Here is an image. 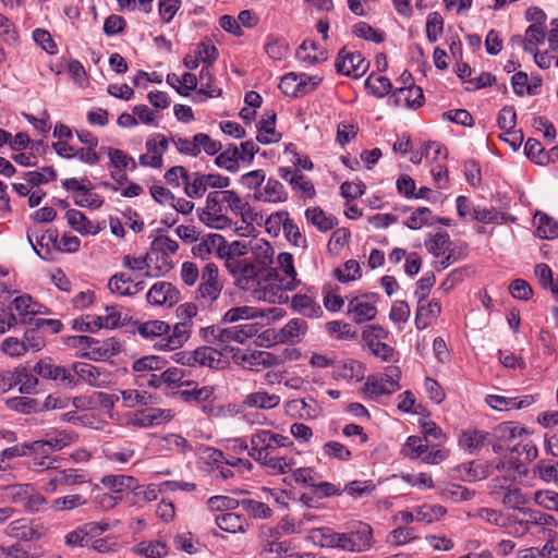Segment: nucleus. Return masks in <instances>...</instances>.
Segmentation results:
<instances>
[{
  "instance_id": "obj_63",
  "label": "nucleus",
  "mask_w": 558,
  "mask_h": 558,
  "mask_svg": "<svg viewBox=\"0 0 558 558\" xmlns=\"http://www.w3.org/2000/svg\"><path fill=\"white\" fill-rule=\"evenodd\" d=\"M538 217V226H537V234L542 239H555L558 236V222L555 221L551 217L546 214H539Z\"/></svg>"
},
{
  "instance_id": "obj_12",
  "label": "nucleus",
  "mask_w": 558,
  "mask_h": 558,
  "mask_svg": "<svg viewBox=\"0 0 558 558\" xmlns=\"http://www.w3.org/2000/svg\"><path fill=\"white\" fill-rule=\"evenodd\" d=\"M146 299L154 306L171 307L181 300V293L171 282L158 281L148 290Z\"/></svg>"
},
{
  "instance_id": "obj_44",
  "label": "nucleus",
  "mask_w": 558,
  "mask_h": 558,
  "mask_svg": "<svg viewBox=\"0 0 558 558\" xmlns=\"http://www.w3.org/2000/svg\"><path fill=\"white\" fill-rule=\"evenodd\" d=\"M446 513L447 509L441 505L424 504L415 508L417 522L432 523L440 520Z\"/></svg>"
},
{
  "instance_id": "obj_29",
  "label": "nucleus",
  "mask_w": 558,
  "mask_h": 558,
  "mask_svg": "<svg viewBox=\"0 0 558 558\" xmlns=\"http://www.w3.org/2000/svg\"><path fill=\"white\" fill-rule=\"evenodd\" d=\"M281 401L280 396L275 393H269L266 390H258L252 393H248L243 400V404L247 408L260 409V410H271L279 405Z\"/></svg>"
},
{
  "instance_id": "obj_36",
  "label": "nucleus",
  "mask_w": 558,
  "mask_h": 558,
  "mask_svg": "<svg viewBox=\"0 0 558 558\" xmlns=\"http://www.w3.org/2000/svg\"><path fill=\"white\" fill-rule=\"evenodd\" d=\"M65 218L71 228L81 234H96L97 230L94 228L88 218L80 210L68 209Z\"/></svg>"
},
{
  "instance_id": "obj_6",
  "label": "nucleus",
  "mask_w": 558,
  "mask_h": 558,
  "mask_svg": "<svg viewBox=\"0 0 558 558\" xmlns=\"http://www.w3.org/2000/svg\"><path fill=\"white\" fill-rule=\"evenodd\" d=\"M219 191L210 192L206 198V206L198 213L199 220L214 229H225L231 226V219L222 214Z\"/></svg>"
},
{
  "instance_id": "obj_9",
  "label": "nucleus",
  "mask_w": 558,
  "mask_h": 558,
  "mask_svg": "<svg viewBox=\"0 0 558 558\" xmlns=\"http://www.w3.org/2000/svg\"><path fill=\"white\" fill-rule=\"evenodd\" d=\"M347 533L350 553H365L374 547V531L368 523L355 522Z\"/></svg>"
},
{
  "instance_id": "obj_28",
  "label": "nucleus",
  "mask_w": 558,
  "mask_h": 558,
  "mask_svg": "<svg viewBox=\"0 0 558 558\" xmlns=\"http://www.w3.org/2000/svg\"><path fill=\"white\" fill-rule=\"evenodd\" d=\"M307 331V323L301 318L290 319L276 335V340L281 343H294Z\"/></svg>"
},
{
  "instance_id": "obj_53",
  "label": "nucleus",
  "mask_w": 558,
  "mask_h": 558,
  "mask_svg": "<svg viewBox=\"0 0 558 558\" xmlns=\"http://www.w3.org/2000/svg\"><path fill=\"white\" fill-rule=\"evenodd\" d=\"M466 473L468 481H480L493 474L494 464L472 461L462 465Z\"/></svg>"
},
{
  "instance_id": "obj_61",
  "label": "nucleus",
  "mask_w": 558,
  "mask_h": 558,
  "mask_svg": "<svg viewBox=\"0 0 558 558\" xmlns=\"http://www.w3.org/2000/svg\"><path fill=\"white\" fill-rule=\"evenodd\" d=\"M5 404L10 410L29 414L37 412L38 402L35 399L28 397H13L5 400Z\"/></svg>"
},
{
  "instance_id": "obj_18",
  "label": "nucleus",
  "mask_w": 558,
  "mask_h": 558,
  "mask_svg": "<svg viewBox=\"0 0 558 558\" xmlns=\"http://www.w3.org/2000/svg\"><path fill=\"white\" fill-rule=\"evenodd\" d=\"M201 280L202 282L198 288L199 296L208 301H215L218 299L221 286L218 281V268L215 264L208 263L205 265Z\"/></svg>"
},
{
  "instance_id": "obj_37",
  "label": "nucleus",
  "mask_w": 558,
  "mask_h": 558,
  "mask_svg": "<svg viewBox=\"0 0 558 558\" xmlns=\"http://www.w3.org/2000/svg\"><path fill=\"white\" fill-rule=\"evenodd\" d=\"M336 377L361 380L364 377V367L362 363L353 359L344 360L337 365Z\"/></svg>"
},
{
  "instance_id": "obj_31",
  "label": "nucleus",
  "mask_w": 558,
  "mask_h": 558,
  "mask_svg": "<svg viewBox=\"0 0 558 558\" xmlns=\"http://www.w3.org/2000/svg\"><path fill=\"white\" fill-rule=\"evenodd\" d=\"M136 331L146 340L158 339V342H163V338L169 331V324L158 319L148 320L137 324Z\"/></svg>"
},
{
  "instance_id": "obj_64",
  "label": "nucleus",
  "mask_w": 558,
  "mask_h": 558,
  "mask_svg": "<svg viewBox=\"0 0 558 558\" xmlns=\"http://www.w3.org/2000/svg\"><path fill=\"white\" fill-rule=\"evenodd\" d=\"M534 501L537 506L558 512V493L554 490H537L534 494Z\"/></svg>"
},
{
  "instance_id": "obj_38",
  "label": "nucleus",
  "mask_w": 558,
  "mask_h": 558,
  "mask_svg": "<svg viewBox=\"0 0 558 558\" xmlns=\"http://www.w3.org/2000/svg\"><path fill=\"white\" fill-rule=\"evenodd\" d=\"M244 160V156H241L238 146L230 145L226 150L219 154L215 163L222 169H226L230 172H235L239 169V160Z\"/></svg>"
},
{
  "instance_id": "obj_56",
  "label": "nucleus",
  "mask_w": 558,
  "mask_h": 558,
  "mask_svg": "<svg viewBox=\"0 0 558 558\" xmlns=\"http://www.w3.org/2000/svg\"><path fill=\"white\" fill-rule=\"evenodd\" d=\"M121 399L125 408H135L137 405H148L151 400V396L146 391H140L136 389L121 390Z\"/></svg>"
},
{
  "instance_id": "obj_49",
  "label": "nucleus",
  "mask_w": 558,
  "mask_h": 558,
  "mask_svg": "<svg viewBox=\"0 0 558 558\" xmlns=\"http://www.w3.org/2000/svg\"><path fill=\"white\" fill-rule=\"evenodd\" d=\"M365 87L375 97H385L392 88L388 77L381 75H369L365 81Z\"/></svg>"
},
{
  "instance_id": "obj_19",
  "label": "nucleus",
  "mask_w": 558,
  "mask_h": 558,
  "mask_svg": "<svg viewBox=\"0 0 558 558\" xmlns=\"http://www.w3.org/2000/svg\"><path fill=\"white\" fill-rule=\"evenodd\" d=\"M492 444V436L488 432L477 428H468L461 432L459 446L471 454H476L480 450Z\"/></svg>"
},
{
  "instance_id": "obj_2",
  "label": "nucleus",
  "mask_w": 558,
  "mask_h": 558,
  "mask_svg": "<svg viewBox=\"0 0 558 558\" xmlns=\"http://www.w3.org/2000/svg\"><path fill=\"white\" fill-rule=\"evenodd\" d=\"M258 332V325L245 323L238 326L223 328L218 325H211L199 329L201 338L211 344L229 343L235 341L244 343L247 339L254 337Z\"/></svg>"
},
{
  "instance_id": "obj_25",
  "label": "nucleus",
  "mask_w": 558,
  "mask_h": 558,
  "mask_svg": "<svg viewBox=\"0 0 558 558\" xmlns=\"http://www.w3.org/2000/svg\"><path fill=\"white\" fill-rule=\"evenodd\" d=\"M219 193L221 203L227 204L233 214L241 216L243 222H248L252 219L250 204L240 197L238 193L232 190H222Z\"/></svg>"
},
{
  "instance_id": "obj_1",
  "label": "nucleus",
  "mask_w": 558,
  "mask_h": 558,
  "mask_svg": "<svg viewBox=\"0 0 558 558\" xmlns=\"http://www.w3.org/2000/svg\"><path fill=\"white\" fill-rule=\"evenodd\" d=\"M293 446L289 437L269 429H256L251 436L248 456L271 474H286L295 464L292 457L275 454L276 449Z\"/></svg>"
},
{
  "instance_id": "obj_30",
  "label": "nucleus",
  "mask_w": 558,
  "mask_h": 558,
  "mask_svg": "<svg viewBox=\"0 0 558 558\" xmlns=\"http://www.w3.org/2000/svg\"><path fill=\"white\" fill-rule=\"evenodd\" d=\"M222 248L223 236L213 233L207 234L197 245L193 246V254L202 258L215 254L221 258Z\"/></svg>"
},
{
  "instance_id": "obj_48",
  "label": "nucleus",
  "mask_w": 558,
  "mask_h": 558,
  "mask_svg": "<svg viewBox=\"0 0 558 558\" xmlns=\"http://www.w3.org/2000/svg\"><path fill=\"white\" fill-rule=\"evenodd\" d=\"M5 534L10 537H15L24 541H31L35 537L36 532L28 524L26 519L12 521L5 527Z\"/></svg>"
},
{
  "instance_id": "obj_22",
  "label": "nucleus",
  "mask_w": 558,
  "mask_h": 558,
  "mask_svg": "<svg viewBox=\"0 0 558 558\" xmlns=\"http://www.w3.org/2000/svg\"><path fill=\"white\" fill-rule=\"evenodd\" d=\"M393 104L397 107L418 108L424 102V93L420 86L410 85L398 87L393 94Z\"/></svg>"
},
{
  "instance_id": "obj_16",
  "label": "nucleus",
  "mask_w": 558,
  "mask_h": 558,
  "mask_svg": "<svg viewBox=\"0 0 558 558\" xmlns=\"http://www.w3.org/2000/svg\"><path fill=\"white\" fill-rule=\"evenodd\" d=\"M77 435L73 432L58 430L53 436L45 440L33 441L29 447L34 453H47L48 451H58L75 442Z\"/></svg>"
},
{
  "instance_id": "obj_8",
  "label": "nucleus",
  "mask_w": 558,
  "mask_h": 558,
  "mask_svg": "<svg viewBox=\"0 0 558 558\" xmlns=\"http://www.w3.org/2000/svg\"><path fill=\"white\" fill-rule=\"evenodd\" d=\"M58 238L59 234L57 229H48L45 232H40L37 229H29L27 231L28 242L37 255L43 259H49L51 251L53 248H60Z\"/></svg>"
},
{
  "instance_id": "obj_55",
  "label": "nucleus",
  "mask_w": 558,
  "mask_h": 558,
  "mask_svg": "<svg viewBox=\"0 0 558 558\" xmlns=\"http://www.w3.org/2000/svg\"><path fill=\"white\" fill-rule=\"evenodd\" d=\"M240 506L255 519H268L272 515V510L268 505L255 499L240 500Z\"/></svg>"
},
{
  "instance_id": "obj_54",
  "label": "nucleus",
  "mask_w": 558,
  "mask_h": 558,
  "mask_svg": "<svg viewBox=\"0 0 558 558\" xmlns=\"http://www.w3.org/2000/svg\"><path fill=\"white\" fill-rule=\"evenodd\" d=\"M452 246V242L447 232H438L436 233L428 243H426V247L430 254L435 257H440L445 255L449 247Z\"/></svg>"
},
{
  "instance_id": "obj_40",
  "label": "nucleus",
  "mask_w": 558,
  "mask_h": 558,
  "mask_svg": "<svg viewBox=\"0 0 558 558\" xmlns=\"http://www.w3.org/2000/svg\"><path fill=\"white\" fill-rule=\"evenodd\" d=\"M546 33L543 26L539 25H530L526 31L524 38L519 40L523 45V49L529 53H534L537 46L543 44L546 39Z\"/></svg>"
},
{
  "instance_id": "obj_4",
  "label": "nucleus",
  "mask_w": 558,
  "mask_h": 558,
  "mask_svg": "<svg viewBox=\"0 0 558 558\" xmlns=\"http://www.w3.org/2000/svg\"><path fill=\"white\" fill-rule=\"evenodd\" d=\"M226 268L239 289L253 291L255 298L265 299V295H262V291L257 289L260 284L259 270L253 262L247 258L244 260L231 259Z\"/></svg>"
},
{
  "instance_id": "obj_23",
  "label": "nucleus",
  "mask_w": 558,
  "mask_h": 558,
  "mask_svg": "<svg viewBox=\"0 0 558 558\" xmlns=\"http://www.w3.org/2000/svg\"><path fill=\"white\" fill-rule=\"evenodd\" d=\"M120 351L121 344L116 339L108 338L106 340H98L94 338L90 350L83 353L81 356L93 361H102L116 355Z\"/></svg>"
},
{
  "instance_id": "obj_42",
  "label": "nucleus",
  "mask_w": 558,
  "mask_h": 558,
  "mask_svg": "<svg viewBox=\"0 0 558 558\" xmlns=\"http://www.w3.org/2000/svg\"><path fill=\"white\" fill-rule=\"evenodd\" d=\"M184 192L191 198H201L207 191L204 173H187L184 183Z\"/></svg>"
},
{
  "instance_id": "obj_59",
  "label": "nucleus",
  "mask_w": 558,
  "mask_h": 558,
  "mask_svg": "<svg viewBox=\"0 0 558 558\" xmlns=\"http://www.w3.org/2000/svg\"><path fill=\"white\" fill-rule=\"evenodd\" d=\"M416 538L414 529L408 526H399L387 535V543L392 546H402L409 544Z\"/></svg>"
},
{
  "instance_id": "obj_7",
  "label": "nucleus",
  "mask_w": 558,
  "mask_h": 558,
  "mask_svg": "<svg viewBox=\"0 0 558 558\" xmlns=\"http://www.w3.org/2000/svg\"><path fill=\"white\" fill-rule=\"evenodd\" d=\"M336 69L338 73L354 78L361 77L368 69V61L357 51H349L343 47L337 57Z\"/></svg>"
},
{
  "instance_id": "obj_58",
  "label": "nucleus",
  "mask_w": 558,
  "mask_h": 558,
  "mask_svg": "<svg viewBox=\"0 0 558 558\" xmlns=\"http://www.w3.org/2000/svg\"><path fill=\"white\" fill-rule=\"evenodd\" d=\"M138 555L146 558H162L167 555V545L162 542H141L135 550Z\"/></svg>"
},
{
  "instance_id": "obj_5",
  "label": "nucleus",
  "mask_w": 558,
  "mask_h": 558,
  "mask_svg": "<svg viewBox=\"0 0 558 558\" xmlns=\"http://www.w3.org/2000/svg\"><path fill=\"white\" fill-rule=\"evenodd\" d=\"M401 371L399 367L391 366L387 374L371 375L365 383V393L371 399H378L385 395H391L400 389Z\"/></svg>"
},
{
  "instance_id": "obj_39",
  "label": "nucleus",
  "mask_w": 558,
  "mask_h": 558,
  "mask_svg": "<svg viewBox=\"0 0 558 558\" xmlns=\"http://www.w3.org/2000/svg\"><path fill=\"white\" fill-rule=\"evenodd\" d=\"M100 483L114 493H123L124 490H132L135 487V477L122 474H109L101 477Z\"/></svg>"
},
{
  "instance_id": "obj_13",
  "label": "nucleus",
  "mask_w": 558,
  "mask_h": 558,
  "mask_svg": "<svg viewBox=\"0 0 558 558\" xmlns=\"http://www.w3.org/2000/svg\"><path fill=\"white\" fill-rule=\"evenodd\" d=\"M168 145L169 140L162 134H156L148 138L145 145L147 153L140 156V165L144 167L161 168L163 162L162 156Z\"/></svg>"
},
{
  "instance_id": "obj_62",
  "label": "nucleus",
  "mask_w": 558,
  "mask_h": 558,
  "mask_svg": "<svg viewBox=\"0 0 558 558\" xmlns=\"http://www.w3.org/2000/svg\"><path fill=\"white\" fill-rule=\"evenodd\" d=\"M432 211L428 207H420L415 209L410 217L403 221V225L411 230H418L425 225H432L429 221Z\"/></svg>"
},
{
  "instance_id": "obj_17",
  "label": "nucleus",
  "mask_w": 558,
  "mask_h": 558,
  "mask_svg": "<svg viewBox=\"0 0 558 558\" xmlns=\"http://www.w3.org/2000/svg\"><path fill=\"white\" fill-rule=\"evenodd\" d=\"M279 177L289 182L292 190L305 198H313L316 195L314 184L298 169L279 168Z\"/></svg>"
},
{
  "instance_id": "obj_27",
  "label": "nucleus",
  "mask_w": 558,
  "mask_h": 558,
  "mask_svg": "<svg viewBox=\"0 0 558 558\" xmlns=\"http://www.w3.org/2000/svg\"><path fill=\"white\" fill-rule=\"evenodd\" d=\"M181 386L184 388L179 390L177 395L185 402H205L214 393L213 387H198V384L194 380H185L183 384H181Z\"/></svg>"
},
{
  "instance_id": "obj_20",
  "label": "nucleus",
  "mask_w": 558,
  "mask_h": 558,
  "mask_svg": "<svg viewBox=\"0 0 558 558\" xmlns=\"http://www.w3.org/2000/svg\"><path fill=\"white\" fill-rule=\"evenodd\" d=\"M191 332V325L178 322L173 326L169 325V331L167 332L166 338H163V342H157L156 345L160 350L165 351L177 350L183 347V344L190 339Z\"/></svg>"
},
{
  "instance_id": "obj_24",
  "label": "nucleus",
  "mask_w": 558,
  "mask_h": 558,
  "mask_svg": "<svg viewBox=\"0 0 558 558\" xmlns=\"http://www.w3.org/2000/svg\"><path fill=\"white\" fill-rule=\"evenodd\" d=\"M493 497L499 500L506 508L518 510L519 512L520 509H523L522 506L526 504V498L522 490L519 487L508 485L506 478L505 488H501L500 492H493Z\"/></svg>"
},
{
  "instance_id": "obj_43",
  "label": "nucleus",
  "mask_w": 558,
  "mask_h": 558,
  "mask_svg": "<svg viewBox=\"0 0 558 558\" xmlns=\"http://www.w3.org/2000/svg\"><path fill=\"white\" fill-rule=\"evenodd\" d=\"M231 352L234 363L248 369H257L260 367L259 350H242L240 348H231Z\"/></svg>"
},
{
  "instance_id": "obj_47",
  "label": "nucleus",
  "mask_w": 558,
  "mask_h": 558,
  "mask_svg": "<svg viewBox=\"0 0 558 558\" xmlns=\"http://www.w3.org/2000/svg\"><path fill=\"white\" fill-rule=\"evenodd\" d=\"M195 357V365L208 366L217 368L220 364L221 353L211 347H201L193 351Z\"/></svg>"
},
{
  "instance_id": "obj_60",
  "label": "nucleus",
  "mask_w": 558,
  "mask_h": 558,
  "mask_svg": "<svg viewBox=\"0 0 558 558\" xmlns=\"http://www.w3.org/2000/svg\"><path fill=\"white\" fill-rule=\"evenodd\" d=\"M475 493L459 484H448L441 489V496L456 502L471 500Z\"/></svg>"
},
{
  "instance_id": "obj_26",
  "label": "nucleus",
  "mask_w": 558,
  "mask_h": 558,
  "mask_svg": "<svg viewBox=\"0 0 558 558\" xmlns=\"http://www.w3.org/2000/svg\"><path fill=\"white\" fill-rule=\"evenodd\" d=\"M276 119L277 116L274 111L267 112L257 123L258 135L256 136L257 142L267 145L278 143L281 140V134L276 131Z\"/></svg>"
},
{
  "instance_id": "obj_45",
  "label": "nucleus",
  "mask_w": 558,
  "mask_h": 558,
  "mask_svg": "<svg viewBox=\"0 0 558 558\" xmlns=\"http://www.w3.org/2000/svg\"><path fill=\"white\" fill-rule=\"evenodd\" d=\"M167 361L157 355H146L133 362L132 369L138 375L150 374L153 371L162 369Z\"/></svg>"
},
{
  "instance_id": "obj_32",
  "label": "nucleus",
  "mask_w": 558,
  "mask_h": 558,
  "mask_svg": "<svg viewBox=\"0 0 558 558\" xmlns=\"http://www.w3.org/2000/svg\"><path fill=\"white\" fill-rule=\"evenodd\" d=\"M305 217L308 222L314 225L320 232H327L333 229L338 220L331 215H327L320 207L307 208Z\"/></svg>"
},
{
  "instance_id": "obj_52",
  "label": "nucleus",
  "mask_w": 558,
  "mask_h": 558,
  "mask_svg": "<svg viewBox=\"0 0 558 558\" xmlns=\"http://www.w3.org/2000/svg\"><path fill=\"white\" fill-rule=\"evenodd\" d=\"M277 263L282 270V272L286 275L288 279H290L286 288L288 290H293L296 287V271L294 269L293 265V256L290 253L283 252L280 253L277 257Z\"/></svg>"
},
{
  "instance_id": "obj_10",
  "label": "nucleus",
  "mask_w": 558,
  "mask_h": 558,
  "mask_svg": "<svg viewBox=\"0 0 558 558\" xmlns=\"http://www.w3.org/2000/svg\"><path fill=\"white\" fill-rule=\"evenodd\" d=\"M376 294H364L351 299L348 303L347 314L352 316L356 324L374 319L377 315Z\"/></svg>"
},
{
  "instance_id": "obj_46",
  "label": "nucleus",
  "mask_w": 558,
  "mask_h": 558,
  "mask_svg": "<svg viewBox=\"0 0 558 558\" xmlns=\"http://www.w3.org/2000/svg\"><path fill=\"white\" fill-rule=\"evenodd\" d=\"M526 429L513 422H504L494 428V436L499 442H509L522 436Z\"/></svg>"
},
{
  "instance_id": "obj_21",
  "label": "nucleus",
  "mask_w": 558,
  "mask_h": 558,
  "mask_svg": "<svg viewBox=\"0 0 558 558\" xmlns=\"http://www.w3.org/2000/svg\"><path fill=\"white\" fill-rule=\"evenodd\" d=\"M144 281L135 282L131 276L125 272H117L110 277L108 281V289L121 296H132L144 290Z\"/></svg>"
},
{
  "instance_id": "obj_33",
  "label": "nucleus",
  "mask_w": 558,
  "mask_h": 558,
  "mask_svg": "<svg viewBox=\"0 0 558 558\" xmlns=\"http://www.w3.org/2000/svg\"><path fill=\"white\" fill-rule=\"evenodd\" d=\"M292 306L295 311L310 318H318L323 315L320 305L306 294H295L292 298Z\"/></svg>"
},
{
  "instance_id": "obj_34",
  "label": "nucleus",
  "mask_w": 558,
  "mask_h": 558,
  "mask_svg": "<svg viewBox=\"0 0 558 558\" xmlns=\"http://www.w3.org/2000/svg\"><path fill=\"white\" fill-rule=\"evenodd\" d=\"M298 58L310 64L319 63L327 59V53L313 40H304L296 52Z\"/></svg>"
},
{
  "instance_id": "obj_57",
  "label": "nucleus",
  "mask_w": 558,
  "mask_h": 558,
  "mask_svg": "<svg viewBox=\"0 0 558 558\" xmlns=\"http://www.w3.org/2000/svg\"><path fill=\"white\" fill-rule=\"evenodd\" d=\"M122 266L132 271H144L145 277H154L155 274H151L149 269L151 268V263L147 258V253L144 256H132L124 255L122 257Z\"/></svg>"
},
{
  "instance_id": "obj_50",
  "label": "nucleus",
  "mask_w": 558,
  "mask_h": 558,
  "mask_svg": "<svg viewBox=\"0 0 558 558\" xmlns=\"http://www.w3.org/2000/svg\"><path fill=\"white\" fill-rule=\"evenodd\" d=\"M15 375H17L16 386L20 385L19 390L21 393L31 395L35 391L38 379L27 367H15Z\"/></svg>"
},
{
  "instance_id": "obj_11",
  "label": "nucleus",
  "mask_w": 558,
  "mask_h": 558,
  "mask_svg": "<svg viewBox=\"0 0 558 558\" xmlns=\"http://www.w3.org/2000/svg\"><path fill=\"white\" fill-rule=\"evenodd\" d=\"M75 378L89 386L104 388L110 383V374L101 367L85 362H75L72 365Z\"/></svg>"
},
{
  "instance_id": "obj_14",
  "label": "nucleus",
  "mask_w": 558,
  "mask_h": 558,
  "mask_svg": "<svg viewBox=\"0 0 558 558\" xmlns=\"http://www.w3.org/2000/svg\"><path fill=\"white\" fill-rule=\"evenodd\" d=\"M33 372L45 378L61 380L66 387L73 388L77 385V379L65 367L58 366L50 359L40 360L33 368Z\"/></svg>"
},
{
  "instance_id": "obj_35",
  "label": "nucleus",
  "mask_w": 558,
  "mask_h": 558,
  "mask_svg": "<svg viewBox=\"0 0 558 558\" xmlns=\"http://www.w3.org/2000/svg\"><path fill=\"white\" fill-rule=\"evenodd\" d=\"M258 199L269 203H283L288 199V193L278 180L268 179L263 192L256 196Z\"/></svg>"
},
{
  "instance_id": "obj_3",
  "label": "nucleus",
  "mask_w": 558,
  "mask_h": 558,
  "mask_svg": "<svg viewBox=\"0 0 558 558\" xmlns=\"http://www.w3.org/2000/svg\"><path fill=\"white\" fill-rule=\"evenodd\" d=\"M179 250V243L167 235L156 236L147 252L151 267L157 271L155 276L165 275L173 268L171 256Z\"/></svg>"
},
{
  "instance_id": "obj_51",
  "label": "nucleus",
  "mask_w": 558,
  "mask_h": 558,
  "mask_svg": "<svg viewBox=\"0 0 558 558\" xmlns=\"http://www.w3.org/2000/svg\"><path fill=\"white\" fill-rule=\"evenodd\" d=\"M243 523V518L234 512H227L216 518L218 527L228 533L244 531Z\"/></svg>"
},
{
  "instance_id": "obj_15",
  "label": "nucleus",
  "mask_w": 558,
  "mask_h": 558,
  "mask_svg": "<svg viewBox=\"0 0 558 558\" xmlns=\"http://www.w3.org/2000/svg\"><path fill=\"white\" fill-rule=\"evenodd\" d=\"M416 296L418 300L415 314V326L418 330H423L430 326L433 320L439 316L441 313V305L440 302L435 299L427 301L426 293H422L420 295L417 292Z\"/></svg>"
},
{
  "instance_id": "obj_41",
  "label": "nucleus",
  "mask_w": 558,
  "mask_h": 558,
  "mask_svg": "<svg viewBox=\"0 0 558 558\" xmlns=\"http://www.w3.org/2000/svg\"><path fill=\"white\" fill-rule=\"evenodd\" d=\"M517 453H512V450L509 454L504 456V458L493 462L494 469L504 473H518L524 474L525 466L524 461L519 458Z\"/></svg>"
}]
</instances>
